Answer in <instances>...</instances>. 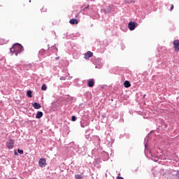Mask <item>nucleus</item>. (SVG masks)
Masks as SVG:
<instances>
[{
    "mask_svg": "<svg viewBox=\"0 0 179 179\" xmlns=\"http://www.w3.org/2000/svg\"><path fill=\"white\" fill-rule=\"evenodd\" d=\"M173 9H174V5H171V8H170V10L171 11V10H173Z\"/></svg>",
    "mask_w": 179,
    "mask_h": 179,
    "instance_id": "nucleus-19",
    "label": "nucleus"
},
{
    "mask_svg": "<svg viewBox=\"0 0 179 179\" xmlns=\"http://www.w3.org/2000/svg\"><path fill=\"white\" fill-rule=\"evenodd\" d=\"M92 57H93V52H92L91 51H87L86 53H85L84 58L85 59H90Z\"/></svg>",
    "mask_w": 179,
    "mask_h": 179,
    "instance_id": "nucleus-5",
    "label": "nucleus"
},
{
    "mask_svg": "<svg viewBox=\"0 0 179 179\" xmlns=\"http://www.w3.org/2000/svg\"><path fill=\"white\" fill-rule=\"evenodd\" d=\"M76 179H82L83 178V176L82 175L78 174L75 176Z\"/></svg>",
    "mask_w": 179,
    "mask_h": 179,
    "instance_id": "nucleus-13",
    "label": "nucleus"
},
{
    "mask_svg": "<svg viewBox=\"0 0 179 179\" xmlns=\"http://www.w3.org/2000/svg\"><path fill=\"white\" fill-rule=\"evenodd\" d=\"M176 176H177V177H179V171H177Z\"/></svg>",
    "mask_w": 179,
    "mask_h": 179,
    "instance_id": "nucleus-21",
    "label": "nucleus"
},
{
    "mask_svg": "<svg viewBox=\"0 0 179 179\" xmlns=\"http://www.w3.org/2000/svg\"><path fill=\"white\" fill-rule=\"evenodd\" d=\"M32 94H33V92H31L30 90L27 91V96H28L29 97H33Z\"/></svg>",
    "mask_w": 179,
    "mask_h": 179,
    "instance_id": "nucleus-12",
    "label": "nucleus"
},
{
    "mask_svg": "<svg viewBox=\"0 0 179 179\" xmlns=\"http://www.w3.org/2000/svg\"><path fill=\"white\" fill-rule=\"evenodd\" d=\"M117 179H124V178L120 177V176H117Z\"/></svg>",
    "mask_w": 179,
    "mask_h": 179,
    "instance_id": "nucleus-20",
    "label": "nucleus"
},
{
    "mask_svg": "<svg viewBox=\"0 0 179 179\" xmlns=\"http://www.w3.org/2000/svg\"><path fill=\"white\" fill-rule=\"evenodd\" d=\"M71 121H73V122L76 121V116H72Z\"/></svg>",
    "mask_w": 179,
    "mask_h": 179,
    "instance_id": "nucleus-16",
    "label": "nucleus"
},
{
    "mask_svg": "<svg viewBox=\"0 0 179 179\" xmlns=\"http://www.w3.org/2000/svg\"><path fill=\"white\" fill-rule=\"evenodd\" d=\"M66 79V77L62 76L60 77V80H65Z\"/></svg>",
    "mask_w": 179,
    "mask_h": 179,
    "instance_id": "nucleus-18",
    "label": "nucleus"
},
{
    "mask_svg": "<svg viewBox=\"0 0 179 179\" xmlns=\"http://www.w3.org/2000/svg\"><path fill=\"white\" fill-rule=\"evenodd\" d=\"M130 2L131 3L134 2V3H135V0H130Z\"/></svg>",
    "mask_w": 179,
    "mask_h": 179,
    "instance_id": "nucleus-23",
    "label": "nucleus"
},
{
    "mask_svg": "<svg viewBox=\"0 0 179 179\" xmlns=\"http://www.w3.org/2000/svg\"><path fill=\"white\" fill-rule=\"evenodd\" d=\"M41 12L45 13L47 12V7L43 6L41 9Z\"/></svg>",
    "mask_w": 179,
    "mask_h": 179,
    "instance_id": "nucleus-15",
    "label": "nucleus"
},
{
    "mask_svg": "<svg viewBox=\"0 0 179 179\" xmlns=\"http://www.w3.org/2000/svg\"><path fill=\"white\" fill-rule=\"evenodd\" d=\"M14 154L15 155V156H17V152L15 151Z\"/></svg>",
    "mask_w": 179,
    "mask_h": 179,
    "instance_id": "nucleus-25",
    "label": "nucleus"
},
{
    "mask_svg": "<svg viewBox=\"0 0 179 179\" xmlns=\"http://www.w3.org/2000/svg\"><path fill=\"white\" fill-rule=\"evenodd\" d=\"M69 23L71 24H78V20L75 19V18H72L69 20Z\"/></svg>",
    "mask_w": 179,
    "mask_h": 179,
    "instance_id": "nucleus-9",
    "label": "nucleus"
},
{
    "mask_svg": "<svg viewBox=\"0 0 179 179\" xmlns=\"http://www.w3.org/2000/svg\"><path fill=\"white\" fill-rule=\"evenodd\" d=\"M41 90H47V85L45 84L42 85Z\"/></svg>",
    "mask_w": 179,
    "mask_h": 179,
    "instance_id": "nucleus-14",
    "label": "nucleus"
},
{
    "mask_svg": "<svg viewBox=\"0 0 179 179\" xmlns=\"http://www.w3.org/2000/svg\"><path fill=\"white\" fill-rule=\"evenodd\" d=\"M10 51L12 55H13V54L17 55V54H20V52L23 51V46L20 43H15L10 49Z\"/></svg>",
    "mask_w": 179,
    "mask_h": 179,
    "instance_id": "nucleus-1",
    "label": "nucleus"
},
{
    "mask_svg": "<svg viewBox=\"0 0 179 179\" xmlns=\"http://www.w3.org/2000/svg\"><path fill=\"white\" fill-rule=\"evenodd\" d=\"M88 8H89V5H88L87 7H85V8L83 9V10H85V9H88Z\"/></svg>",
    "mask_w": 179,
    "mask_h": 179,
    "instance_id": "nucleus-24",
    "label": "nucleus"
},
{
    "mask_svg": "<svg viewBox=\"0 0 179 179\" xmlns=\"http://www.w3.org/2000/svg\"><path fill=\"white\" fill-rule=\"evenodd\" d=\"M173 44L175 51L179 52V40L173 41Z\"/></svg>",
    "mask_w": 179,
    "mask_h": 179,
    "instance_id": "nucleus-4",
    "label": "nucleus"
},
{
    "mask_svg": "<svg viewBox=\"0 0 179 179\" xmlns=\"http://www.w3.org/2000/svg\"><path fill=\"white\" fill-rule=\"evenodd\" d=\"M38 164L40 167H45V166L47 165V164L45 163V159H40Z\"/></svg>",
    "mask_w": 179,
    "mask_h": 179,
    "instance_id": "nucleus-6",
    "label": "nucleus"
},
{
    "mask_svg": "<svg viewBox=\"0 0 179 179\" xmlns=\"http://www.w3.org/2000/svg\"><path fill=\"white\" fill-rule=\"evenodd\" d=\"M94 79H90L88 80V82H87V86L88 87H93V86H94Z\"/></svg>",
    "mask_w": 179,
    "mask_h": 179,
    "instance_id": "nucleus-7",
    "label": "nucleus"
},
{
    "mask_svg": "<svg viewBox=\"0 0 179 179\" xmlns=\"http://www.w3.org/2000/svg\"><path fill=\"white\" fill-rule=\"evenodd\" d=\"M33 107L36 109V110H39V108H41V105H40V103L35 102L33 103Z\"/></svg>",
    "mask_w": 179,
    "mask_h": 179,
    "instance_id": "nucleus-8",
    "label": "nucleus"
},
{
    "mask_svg": "<svg viewBox=\"0 0 179 179\" xmlns=\"http://www.w3.org/2000/svg\"><path fill=\"white\" fill-rule=\"evenodd\" d=\"M137 26H138V23L132 21L129 22L128 24V27L129 30H135Z\"/></svg>",
    "mask_w": 179,
    "mask_h": 179,
    "instance_id": "nucleus-2",
    "label": "nucleus"
},
{
    "mask_svg": "<svg viewBox=\"0 0 179 179\" xmlns=\"http://www.w3.org/2000/svg\"><path fill=\"white\" fill-rule=\"evenodd\" d=\"M17 152H18V153H20V155H23V150H22L18 149Z\"/></svg>",
    "mask_w": 179,
    "mask_h": 179,
    "instance_id": "nucleus-17",
    "label": "nucleus"
},
{
    "mask_svg": "<svg viewBox=\"0 0 179 179\" xmlns=\"http://www.w3.org/2000/svg\"><path fill=\"white\" fill-rule=\"evenodd\" d=\"M55 59H56V61H58V59H59V57H55Z\"/></svg>",
    "mask_w": 179,
    "mask_h": 179,
    "instance_id": "nucleus-22",
    "label": "nucleus"
},
{
    "mask_svg": "<svg viewBox=\"0 0 179 179\" xmlns=\"http://www.w3.org/2000/svg\"><path fill=\"white\" fill-rule=\"evenodd\" d=\"M43 112H38L37 113V114H36V118H37V119H40V118H41V117H43Z\"/></svg>",
    "mask_w": 179,
    "mask_h": 179,
    "instance_id": "nucleus-11",
    "label": "nucleus"
},
{
    "mask_svg": "<svg viewBox=\"0 0 179 179\" xmlns=\"http://www.w3.org/2000/svg\"><path fill=\"white\" fill-rule=\"evenodd\" d=\"M124 87H131V83H129V81H128V80H126L124 83Z\"/></svg>",
    "mask_w": 179,
    "mask_h": 179,
    "instance_id": "nucleus-10",
    "label": "nucleus"
},
{
    "mask_svg": "<svg viewBox=\"0 0 179 179\" xmlns=\"http://www.w3.org/2000/svg\"><path fill=\"white\" fill-rule=\"evenodd\" d=\"M14 145H15V140H12V139H10L6 143V146L8 149H13Z\"/></svg>",
    "mask_w": 179,
    "mask_h": 179,
    "instance_id": "nucleus-3",
    "label": "nucleus"
}]
</instances>
